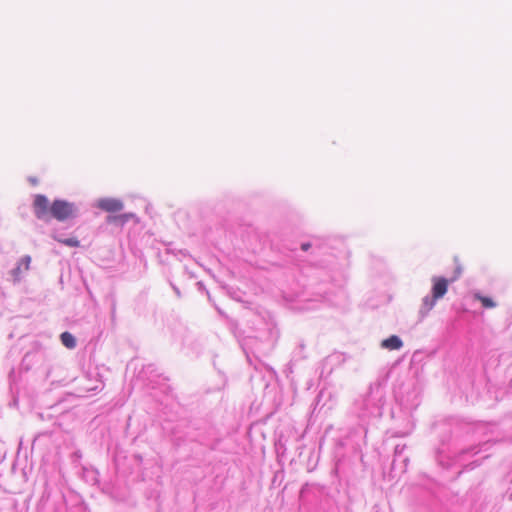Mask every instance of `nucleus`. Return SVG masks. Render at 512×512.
<instances>
[{
	"mask_svg": "<svg viewBox=\"0 0 512 512\" xmlns=\"http://www.w3.org/2000/svg\"><path fill=\"white\" fill-rule=\"evenodd\" d=\"M462 273V268L457 265L456 268V276L450 281L441 276H435L432 278V289H431V297L427 296L423 299L422 306L420 308V312L423 315H426L430 312L435 306L437 300L444 297V295L448 291L449 283L456 280L457 277Z\"/></svg>",
	"mask_w": 512,
	"mask_h": 512,
	"instance_id": "f257e3e1",
	"label": "nucleus"
},
{
	"mask_svg": "<svg viewBox=\"0 0 512 512\" xmlns=\"http://www.w3.org/2000/svg\"><path fill=\"white\" fill-rule=\"evenodd\" d=\"M75 212V205L65 200H54L50 205V213L58 221H65L73 217Z\"/></svg>",
	"mask_w": 512,
	"mask_h": 512,
	"instance_id": "f03ea898",
	"label": "nucleus"
},
{
	"mask_svg": "<svg viewBox=\"0 0 512 512\" xmlns=\"http://www.w3.org/2000/svg\"><path fill=\"white\" fill-rule=\"evenodd\" d=\"M33 209L38 219H45L50 213L49 201L46 196L38 194L34 198Z\"/></svg>",
	"mask_w": 512,
	"mask_h": 512,
	"instance_id": "7ed1b4c3",
	"label": "nucleus"
},
{
	"mask_svg": "<svg viewBox=\"0 0 512 512\" xmlns=\"http://www.w3.org/2000/svg\"><path fill=\"white\" fill-rule=\"evenodd\" d=\"M97 207L109 213H115L123 209V203L115 198H102L98 200Z\"/></svg>",
	"mask_w": 512,
	"mask_h": 512,
	"instance_id": "20e7f679",
	"label": "nucleus"
},
{
	"mask_svg": "<svg viewBox=\"0 0 512 512\" xmlns=\"http://www.w3.org/2000/svg\"><path fill=\"white\" fill-rule=\"evenodd\" d=\"M402 346V340L396 335H392L381 342V347L387 350H399Z\"/></svg>",
	"mask_w": 512,
	"mask_h": 512,
	"instance_id": "39448f33",
	"label": "nucleus"
},
{
	"mask_svg": "<svg viewBox=\"0 0 512 512\" xmlns=\"http://www.w3.org/2000/svg\"><path fill=\"white\" fill-rule=\"evenodd\" d=\"M133 216L134 215L132 213H125V214H120V215H110L107 217V222L123 225L126 222H128L131 218H133Z\"/></svg>",
	"mask_w": 512,
	"mask_h": 512,
	"instance_id": "423d86ee",
	"label": "nucleus"
},
{
	"mask_svg": "<svg viewBox=\"0 0 512 512\" xmlns=\"http://www.w3.org/2000/svg\"><path fill=\"white\" fill-rule=\"evenodd\" d=\"M60 339H61L62 344L65 347H67L69 349L75 348V346H76V339H75V337L71 333L63 332L60 335Z\"/></svg>",
	"mask_w": 512,
	"mask_h": 512,
	"instance_id": "0eeeda50",
	"label": "nucleus"
},
{
	"mask_svg": "<svg viewBox=\"0 0 512 512\" xmlns=\"http://www.w3.org/2000/svg\"><path fill=\"white\" fill-rule=\"evenodd\" d=\"M473 297H474V299L480 301L482 306L486 309H491V308L496 307V302L490 297L482 296L479 293H475L473 295Z\"/></svg>",
	"mask_w": 512,
	"mask_h": 512,
	"instance_id": "6e6552de",
	"label": "nucleus"
},
{
	"mask_svg": "<svg viewBox=\"0 0 512 512\" xmlns=\"http://www.w3.org/2000/svg\"><path fill=\"white\" fill-rule=\"evenodd\" d=\"M57 241H59L60 243L66 245V246H69V247H79L80 246L79 240L75 237L66 238V239H57Z\"/></svg>",
	"mask_w": 512,
	"mask_h": 512,
	"instance_id": "1a4fd4ad",
	"label": "nucleus"
},
{
	"mask_svg": "<svg viewBox=\"0 0 512 512\" xmlns=\"http://www.w3.org/2000/svg\"><path fill=\"white\" fill-rule=\"evenodd\" d=\"M31 263V257L30 256H24L21 261L20 265L17 267V270H20V268L23 266L25 270L29 269Z\"/></svg>",
	"mask_w": 512,
	"mask_h": 512,
	"instance_id": "9d476101",
	"label": "nucleus"
},
{
	"mask_svg": "<svg viewBox=\"0 0 512 512\" xmlns=\"http://www.w3.org/2000/svg\"><path fill=\"white\" fill-rule=\"evenodd\" d=\"M310 247H311V244H310V243H303V244L301 245V249H302L303 251H307Z\"/></svg>",
	"mask_w": 512,
	"mask_h": 512,
	"instance_id": "9b49d317",
	"label": "nucleus"
}]
</instances>
